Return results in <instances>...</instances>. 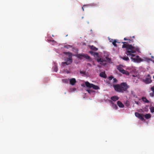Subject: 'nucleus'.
Here are the masks:
<instances>
[{
  "label": "nucleus",
  "instance_id": "nucleus-6",
  "mask_svg": "<svg viewBox=\"0 0 154 154\" xmlns=\"http://www.w3.org/2000/svg\"><path fill=\"white\" fill-rule=\"evenodd\" d=\"M151 77L149 74L148 75L145 79H143V81L146 84H149L152 81Z\"/></svg>",
  "mask_w": 154,
  "mask_h": 154
},
{
  "label": "nucleus",
  "instance_id": "nucleus-30",
  "mask_svg": "<svg viewBox=\"0 0 154 154\" xmlns=\"http://www.w3.org/2000/svg\"><path fill=\"white\" fill-rule=\"evenodd\" d=\"M80 73L81 74H82L83 75H85L86 74L85 71H80Z\"/></svg>",
  "mask_w": 154,
  "mask_h": 154
},
{
  "label": "nucleus",
  "instance_id": "nucleus-16",
  "mask_svg": "<svg viewBox=\"0 0 154 154\" xmlns=\"http://www.w3.org/2000/svg\"><path fill=\"white\" fill-rule=\"evenodd\" d=\"M142 99L144 102L146 103H149V101L145 97H142Z\"/></svg>",
  "mask_w": 154,
  "mask_h": 154
},
{
  "label": "nucleus",
  "instance_id": "nucleus-28",
  "mask_svg": "<svg viewBox=\"0 0 154 154\" xmlns=\"http://www.w3.org/2000/svg\"><path fill=\"white\" fill-rule=\"evenodd\" d=\"M113 106L114 108L115 109H118V107L116 104L113 105Z\"/></svg>",
  "mask_w": 154,
  "mask_h": 154
},
{
  "label": "nucleus",
  "instance_id": "nucleus-8",
  "mask_svg": "<svg viewBox=\"0 0 154 154\" xmlns=\"http://www.w3.org/2000/svg\"><path fill=\"white\" fill-rule=\"evenodd\" d=\"M97 61L100 63L101 65H105L106 63V60L103 58H99L97 59Z\"/></svg>",
  "mask_w": 154,
  "mask_h": 154
},
{
  "label": "nucleus",
  "instance_id": "nucleus-23",
  "mask_svg": "<svg viewBox=\"0 0 154 154\" xmlns=\"http://www.w3.org/2000/svg\"><path fill=\"white\" fill-rule=\"evenodd\" d=\"M62 82L63 83H68L69 82V80L67 79H64L62 80Z\"/></svg>",
  "mask_w": 154,
  "mask_h": 154
},
{
  "label": "nucleus",
  "instance_id": "nucleus-42",
  "mask_svg": "<svg viewBox=\"0 0 154 154\" xmlns=\"http://www.w3.org/2000/svg\"><path fill=\"white\" fill-rule=\"evenodd\" d=\"M82 9H83V10L84 11V8H83V7H82Z\"/></svg>",
  "mask_w": 154,
  "mask_h": 154
},
{
  "label": "nucleus",
  "instance_id": "nucleus-10",
  "mask_svg": "<svg viewBox=\"0 0 154 154\" xmlns=\"http://www.w3.org/2000/svg\"><path fill=\"white\" fill-rule=\"evenodd\" d=\"M111 99L113 101H115L119 99V97L116 96H113L111 97Z\"/></svg>",
  "mask_w": 154,
  "mask_h": 154
},
{
  "label": "nucleus",
  "instance_id": "nucleus-19",
  "mask_svg": "<svg viewBox=\"0 0 154 154\" xmlns=\"http://www.w3.org/2000/svg\"><path fill=\"white\" fill-rule=\"evenodd\" d=\"M90 48L91 49L94 51H97L98 49L97 48H96V47L93 45L90 46Z\"/></svg>",
  "mask_w": 154,
  "mask_h": 154
},
{
  "label": "nucleus",
  "instance_id": "nucleus-33",
  "mask_svg": "<svg viewBox=\"0 0 154 154\" xmlns=\"http://www.w3.org/2000/svg\"><path fill=\"white\" fill-rule=\"evenodd\" d=\"M113 82H115V83H116V82H117V79H116V78H113Z\"/></svg>",
  "mask_w": 154,
  "mask_h": 154
},
{
  "label": "nucleus",
  "instance_id": "nucleus-13",
  "mask_svg": "<svg viewBox=\"0 0 154 154\" xmlns=\"http://www.w3.org/2000/svg\"><path fill=\"white\" fill-rule=\"evenodd\" d=\"M122 65H119L117 66V69L121 72L122 71V70L123 69L122 68Z\"/></svg>",
  "mask_w": 154,
  "mask_h": 154
},
{
  "label": "nucleus",
  "instance_id": "nucleus-20",
  "mask_svg": "<svg viewBox=\"0 0 154 154\" xmlns=\"http://www.w3.org/2000/svg\"><path fill=\"white\" fill-rule=\"evenodd\" d=\"M83 57L87 60H89L90 59V57L87 54H83Z\"/></svg>",
  "mask_w": 154,
  "mask_h": 154
},
{
  "label": "nucleus",
  "instance_id": "nucleus-3",
  "mask_svg": "<svg viewBox=\"0 0 154 154\" xmlns=\"http://www.w3.org/2000/svg\"><path fill=\"white\" fill-rule=\"evenodd\" d=\"M64 54H68L69 57L65 59V62H62V65L63 66L70 64L72 62V53L69 52H65Z\"/></svg>",
  "mask_w": 154,
  "mask_h": 154
},
{
  "label": "nucleus",
  "instance_id": "nucleus-1",
  "mask_svg": "<svg viewBox=\"0 0 154 154\" xmlns=\"http://www.w3.org/2000/svg\"><path fill=\"white\" fill-rule=\"evenodd\" d=\"M136 52V51L133 50V51H125L126 54L129 57L131 56V59L132 61L134 62L139 63L141 62L146 61H148L151 60L147 57L144 58L143 59L140 58L139 56L133 54Z\"/></svg>",
  "mask_w": 154,
  "mask_h": 154
},
{
  "label": "nucleus",
  "instance_id": "nucleus-22",
  "mask_svg": "<svg viewBox=\"0 0 154 154\" xmlns=\"http://www.w3.org/2000/svg\"><path fill=\"white\" fill-rule=\"evenodd\" d=\"M117 42V41L116 40H114L112 42V43L113 45L115 47L117 46V45L116 44V43ZM117 43H119V42H117Z\"/></svg>",
  "mask_w": 154,
  "mask_h": 154
},
{
  "label": "nucleus",
  "instance_id": "nucleus-32",
  "mask_svg": "<svg viewBox=\"0 0 154 154\" xmlns=\"http://www.w3.org/2000/svg\"><path fill=\"white\" fill-rule=\"evenodd\" d=\"M135 103L138 106L140 105V103L138 101H135Z\"/></svg>",
  "mask_w": 154,
  "mask_h": 154
},
{
  "label": "nucleus",
  "instance_id": "nucleus-4",
  "mask_svg": "<svg viewBox=\"0 0 154 154\" xmlns=\"http://www.w3.org/2000/svg\"><path fill=\"white\" fill-rule=\"evenodd\" d=\"M86 86L88 88H92L95 90H98L100 89L99 87L97 85H95L93 84H90L88 82H85V83Z\"/></svg>",
  "mask_w": 154,
  "mask_h": 154
},
{
  "label": "nucleus",
  "instance_id": "nucleus-17",
  "mask_svg": "<svg viewBox=\"0 0 154 154\" xmlns=\"http://www.w3.org/2000/svg\"><path fill=\"white\" fill-rule=\"evenodd\" d=\"M145 118L146 119H148L151 117V115L150 114H146L144 115Z\"/></svg>",
  "mask_w": 154,
  "mask_h": 154
},
{
  "label": "nucleus",
  "instance_id": "nucleus-14",
  "mask_svg": "<svg viewBox=\"0 0 154 154\" xmlns=\"http://www.w3.org/2000/svg\"><path fill=\"white\" fill-rule=\"evenodd\" d=\"M121 73L123 74L126 75H129V72L128 71L125 70L124 69L122 70V71L121 72Z\"/></svg>",
  "mask_w": 154,
  "mask_h": 154
},
{
  "label": "nucleus",
  "instance_id": "nucleus-41",
  "mask_svg": "<svg viewBox=\"0 0 154 154\" xmlns=\"http://www.w3.org/2000/svg\"><path fill=\"white\" fill-rule=\"evenodd\" d=\"M88 65H89V66H91V64H90V63H88Z\"/></svg>",
  "mask_w": 154,
  "mask_h": 154
},
{
  "label": "nucleus",
  "instance_id": "nucleus-29",
  "mask_svg": "<svg viewBox=\"0 0 154 154\" xmlns=\"http://www.w3.org/2000/svg\"><path fill=\"white\" fill-rule=\"evenodd\" d=\"M113 78V77L112 76H109V81H111L112 80V79Z\"/></svg>",
  "mask_w": 154,
  "mask_h": 154
},
{
  "label": "nucleus",
  "instance_id": "nucleus-38",
  "mask_svg": "<svg viewBox=\"0 0 154 154\" xmlns=\"http://www.w3.org/2000/svg\"><path fill=\"white\" fill-rule=\"evenodd\" d=\"M151 60H149L148 62H149V61H152V62H153V63H154V60H152L151 59H150Z\"/></svg>",
  "mask_w": 154,
  "mask_h": 154
},
{
  "label": "nucleus",
  "instance_id": "nucleus-11",
  "mask_svg": "<svg viewBox=\"0 0 154 154\" xmlns=\"http://www.w3.org/2000/svg\"><path fill=\"white\" fill-rule=\"evenodd\" d=\"M100 76L103 78H106V75L105 72H101L100 74Z\"/></svg>",
  "mask_w": 154,
  "mask_h": 154
},
{
  "label": "nucleus",
  "instance_id": "nucleus-40",
  "mask_svg": "<svg viewBox=\"0 0 154 154\" xmlns=\"http://www.w3.org/2000/svg\"><path fill=\"white\" fill-rule=\"evenodd\" d=\"M151 57L152 58H153V59H154V56H151Z\"/></svg>",
  "mask_w": 154,
  "mask_h": 154
},
{
  "label": "nucleus",
  "instance_id": "nucleus-5",
  "mask_svg": "<svg viewBox=\"0 0 154 154\" xmlns=\"http://www.w3.org/2000/svg\"><path fill=\"white\" fill-rule=\"evenodd\" d=\"M130 50V51H133V50L136 51H139V48H135V47L132 46L131 45H128L127 50Z\"/></svg>",
  "mask_w": 154,
  "mask_h": 154
},
{
  "label": "nucleus",
  "instance_id": "nucleus-31",
  "mask_svg": "<svg viewBox=\"0 0 154 154\" xmlns=\"http://www.w3.org/2000/svg\"><path fill=\"white\" fill-rule=\"evenodd\" d=\"M106 60L108 62H109L111 60L110 58H109L108 57H106Z\"/></svg>",
  "mask_w": 154,
  "mask_h": 154
},
{
  "label": "nucleus",
  "instance_id": "nucleus-27",
  "mask_svg": "<svg viewBox=\"0 0 154 154\" xmlns=\"http://www.w3.org/2000/svg\"><path fill=\"white\" fill-rule=\"evenodd\" d=\"M54 70L56 72H57L58 70V68L56 66H55L54 67Z\"/></svg>",
  "mask_w": 154,
  "mask_h": 154
},
{
  "label": "nucleus",
  "instance_id": "nucleus-9",
  "mask_svg": "<svg viewBox=\"0 0 154 154\" xmlns=\"http://www.w3.org/2000/svg\"><path fill=\"white\" fill-rule=\"evenodd\" d=\"M69 82L70 84L72 85H73L76 82V81L75 78H72L70 79Z\"/></svg>",
  "mask_w": 154,
  "mask_h": 154
},
{
  "label": "nucleus",
  "instance_id": "nucleus-44",
  "mask_svg": "<svg viewBox=\"0 0 154 154\" xmlns=\"http://www.w3.org/2000/svg\"><path fill=\"white\" fill-rule=\"evenodd\" d=\"M83 17H82V18L83 19Z\"/></svg>",
  "mask_w": 154,
  "mask_h": 154
},
{
  "label": "nucleus",
  "instance_id": "nucleus-34",
  "mask_svg": "<svg viewBox=\"0 0 154 154\" xmlns=\"http://www.w3.org/2000/svg\"><path fill=\"white\" fill-rule=\"evenodd\" d=\"M89 53L91 54V55H93V54H94V52H93L92 51H89Z\"/></svg>",
  "mask_w": 154,
  "mask_h": 154
},
{
  "label": "nucleus",
  "instance_id": "nucleus-2",
  "mask_svg": "<svg viewBox=\"0 0 154 154\" xmlns=\"http://www.w3.org/2000/svg\"><path fill=\"white\" fill-rule=\"evenodd\" d=\"M113 86L115 91L121 93H123L128 88L127 84L125 82L122 83L120 85H113Z\"/></svg>",
  "mask_w": 154,
  "mask_h": 154
},
{
  "label": "nucleus",
  "instance_id": "nucleus-39",
  "mask_svg": "<svg viewBox=\"0 0 154 154\" xmlns=\"http://www.w3.org/2000/svg\"><path fill=\"white\" fill-rule=\"evenodd\" d=\"M129 42H130L131 41L132 42H133V40H129Z\"/></svg>",
  "mask_w": 154,
  "mask_h": 154
},
{
  "label": "nucleus",
  "instance_id": "nucleus-18",
  "mask_svg": "<svg viewBox=\"0 0 154 154\" xmlns=\"http://www.w3.org/2000/svg\"><path fill=\"white\" fill-rule=\"evenodd\" d=\"M122 43L124 44L122 45V48H126V49H127V48H128V45L125 44V43H127L126 42H122Z\"/></svg>",
  "mask_w": 154,
  "mask_h": 154
},
{
  "label": "nucleus",
  "instance_id": "nucleus-35",
  "mask_svg": "<svg viewBox=\"0 0 154 154\" xmlns=\"http://www.w3.org/2000/svg\"><path fill=\"white\" fill-rule=\"evenodd\" d=\"M98 53H97V52H94V54H93V55L95 56H98Z\"/></svg>",
  "mask_w": 154,
  "mask_h": 154
},
{
  "label": "nucleus",
  "instance_id": "nucleus-15",
  "mask_svg": "<svg viewBox=\"0 0 154 154\" xmlns=\"http://www.w3.org/2000/svg\"><path fill=\"white\" fill-rule=\"evenodd\" d=\"M120 57L124 60L126 61H128L129 60V58L128 57L124 56V57Z\"/></svg>",
  "mask_w": 154,
  "mask_h": 154
},
{
  "label": "nucleus",
  "instance_id": "nucleus-24",
  "mask_svg": "<svg viewBox=\"0 0 154 154\" xmlns=\"http://www.w3.org/2000/svg\"><path fill=\"white\" fill-rule=\"evenodd\" d=\"M150 112L152 113H153L154 112V107H151L150 108Z\"/></svg>",
  "mask_w": 154,
  "mask_h": 154
},
{
  "label": "nucleus",
  "instance_id": "nucleus-12",
  "mask_svg": "<svg viewBox=\"0 0 154 154\" xmlns=\"http://www.w3.org/2000/svg\"><path fill=\"white\" fill-rule=\"evenodd\" d=\"M118 105L119 107L121 108H123L124 107V106L123 103L120 101H118L117 102Z\"/></svg>",
  "mask_w": 154,
  "mask_h": 154
},
{
  "label": "nucleus",
  "instance_id": "nucleus-7",
  "mask_svg": "<svg viewBox=\"0 0 154 154\" xmlns=\"http://www.w3.org/2000/svg\"><path fill=\"white\" fill-rule=\"evenodd\" d=\"M142 115L143 114H140L137 112H136L135 113V115L136 117L138 118L142 121H144L145 120L142 116Z\"/></svg>",
  "mask_w": 154,
  "mask_h": 154
},
{
  "label": "nucleus",
  "instance_id": "nucleus-21",
  "mask_svg": "<svg viewBox=\"0 0 154 154\" xmlns=\"http://www.w3.org/2000/svg\"><path fill=\"white\" fill-rule=\"evenodd\" d=\"M151 89L153 91V93H150V95L154 97V86L152 87Z\"/></svg>",
  "mask_w": 154,
  "mask_h": 154
},
{
  "label": "nucleus",
  "instance_id": "nucleus-25",
  "mask_svg": "<svg viewBox=\"0 0 154 154\" xmlns=\"http://www.w3.org/2000/svg\"><path fill=\"white\" fill-rule=\"evenodd\" d=\"M87 91L88 92L89 94H91L92 92H93L94 91H93V90H87Z\"/></svg>",
  "mask_w": 154,
  "mask_h": 154
},
{
  "label": "nucleus",
  "instance_id": "nucleus-43",
  "mask_svg": "<svg viewBox=\"0 0 154 154\" xmlns=\"http://www.w3.org/2000/svg\"><path fill=\"white\" fill-rule=\"evenodd\" d=\"M132 38H134V36H133V37H132Z\"/></svg>",
  "mask_w": 154,
  "mask_h": 154
},
{
  "label": "nucleus",
  "instance_id": "nucleus-26",
  "mask_svg": "<svg viewBox=\"0 0 154 154\" xmlns=\"http://www.w3.org/2000/svg\"><path fill=\"white\" fill-rule=\"evenodd\" d=\"M83 54H79L78 55V57L80 59H82L83 57Z\"/></svg>",
  "mask_w": 154,
  "mask_h": 154
},
{
  "label": "nucleus",
  "instance_id": "nucleus-37",
  "mask_svg": "<svg viewBox=\"0 0 154 154\" xmlns=\"http://www.w3.org/2000/svg\"><path fill=\"white\" fill-rule=\"evenodd\" d=\"M124 40H130L129 39H127L126 38H124Z\"/></svg>",
  "mask_w": 154,
  "mask_h": 154
},
{
  "label": "nucleus",
  "instance_id": "nucleus-36",
  "mask_svg": "<svg viewBox=\"0 0 154 154\" xmlns=\"http://www.w3.org/2000/svg\"><path fill=\"white\" fill-rule=\"evenodd\" d=\"M93 6H96L97 5V4H94V3H93Z\"/></svg>",
  "mask_w": 154,
  "mask_h": 154
}]
</instances>
